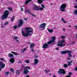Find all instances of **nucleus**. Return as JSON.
Here are the masks:
<instances>
[{
  "label": "nucleus",
  "mask_w": 77,
  "mask_h": 77,
  "mask_svg": "<svg viewBox=\"0 0 77 77\" xmlns=\"http://www.w3.org/2000/svg\"><path fill=\"white\" fill-rule=\"evenodd\" d=\"M25 29L26 30V33H25L23 31H22V35L24 37L30 36L33 33V31L32 29L28 27H25Z\"/></svg>",
  "instance_id": "nucleus-1"
},
{
  "label": "nucleus",
  "mask_w": 77,
  "mask_h": 77,
  "mask_svg": "<svg viewBox=\"0 0 77 77\" xmlns=\"http://www.w3.org/2000/svg\"><path fill=\"white\" fill-rule=\"evenodd\" d=\"M35 6H34L33 8V10H36V11H43L44 10V8H45V6L44 5L42 4H41V6H42V8H40L41 7H39L36 5H35Z\"/></svg>",
  "instance_id": "nucleus-2"
},
{
  "label": "nucleus",
  "mask_w": 77,
  "mask_h": 77,
  "mask_svg": "<svg viewBox=\"0 0 77 77\" xmlns=\"http://www.w3.org/2000/svg\"><path fill=\"white\" fill-rule=\"evenodd\" d=\"M9 11L8 10H5L1 17V20L6 19L9 15Z\"/></svg>",
  "instance_id": "nucleus-3"
},
{
  "label": "nucleus",
  "mask_w": 77,
  "mask_h": 77,
  "mask_svg": "<svg viewBox=\"0 0 77 77\" xmlns=\"http://www.w3.org/2000/svg\"><path fill=\"white\" fill-rule=\"evenodd\" d=\"M66 7V5L65 4H63L61 5L60 7V9L61 11H63V12H65V9Z\"/></svg>",
  "instance_id": "nucleus-4"
},
{
  "label": "nucleus",
  "mask_w": 77,
  "mask_h": 77,
  "mask_svg": "<svg viewBox=\"0 0 77 77\" xmlns=\"http://www.w3.org/2000/svg\"><path fill=\"white\" fill-rule=\"evenodd\" d=\"M57 73L60 74H66V72H65V69H59Z\"/></svg>",
  "instance_id": "nucleus-5"
},
{
  "label": "nucleus",
  "mask_w": 77,
  "mask_h": 77,
  "mask_svg": "<svg viewBox=\"0 0 77 77\" xmlns=\"http://www.w3.org/2000/svg\"><path fill=\"white\" fill-rule=\"evenodd\" d=\"M46 26V23H43L42 24L40 25L39 26V28L40 29H45V26Z\"/></svg>",
  "instance_id": "nucleus-6"
},
{
  "label": "nucleus",
  "mask_w": 77,
  "mask_h": 77,
  "mask_svg": "<svg viewBox=\"0 0 77 77\" xmlns=\"http://www.w3.org/2000/svg\"><path fill=\"white\" fill-rule=\"evenodd\" d=\"M19 23L18 24V27H20L23 24V23H24V21L23 20L20 19L19 20Z\"/></svg>",
  "instance_id": "nucleus-7"
},
{
  "label": "nucleus",
  "mask_w": 77,
  "mask_h": 77,
  "mask_svg": "<svg viewBox=\"0 0 77 77\" xmlns=\"http://www.w3.org/2000/svg\"><path fill=\"white\" fill-rule=\"evenodd\" d=\"M48 47V45L47 43H45L43 44L42 46V48L45 49V48H47Z\"/></svg>",
  "instance_id": "nucleus-8"
},
{
  "label": "nucleus",
  "mask_w": 77,
  "mask_h": 77,
  "mask_svg": "<svg viewBox=\"0 0 77 77\" xmlns=\"http://www.w3.org/2000/svg\"><path fill=\"white\" fill-rule=\"evenodd\" d=\"M23 73L24 74H27L28 73H29V71L28 70V69L26 68H25L23 69Z\"/></svg>",
  "instance_id": "nucleus-9"
},
{
  "label": "nucleus",
  "mask_w": 77,
  "mask_h": 77,
  "mask_svg": "<svg viewBox=\"0 0 77 77\" xmlns=\"http://www.w3.org/2000/svg\"><path fill=\"white\" fill-rule=\"evenodd\" d=\"M10 63H14L15 62V59L14 57L11 58L10 59Z\"/></svg>",
  "instance_id": "nucleus-10"
},
{
  "label": "nucleus",
  "mask_w": 77,
  "mask_h": 77,
  "mask_svg": "<svg viewBox=\"0 0 77 77\" xmlns=\"http://www.w3.org/2000/svg\"><path fill=\"white\" fill-rule=\"evenodd\" d=\"M68 52H67V53L68 54V56L69 57H72V54H71V53L72 51H68Z\"/></svg>",
  "instance_id": "nucleus-11"
},
{
  "label": "nucleus",
  "mask_w": 77,
  "mask_h": 77,
  "mask_svg": "<svg viewBox=\"0 0 77 77\" xmlns=\"http://www.w3.org/2000/svg\"><path fill=\"white\" fill-rule=\"evenodd\" d=\"M57 46H58V47H63L64 46H65V45H65V44H60V43H58V44H57Z\"/></svg>",
  "instance_id": "nucleus-12"
},
{
  "label": "nucleus",
  "mask_w": 77,
  "mask_h": 77,
  "mask_svg": "<svg viewBox=\"0 0 77 77\" xmlns=\"http://www.w3.org/2000/svg\"><path fill=\"white\" fill-rule=\"evenodd\" d=\"M65 42V41L64 40H62L61 41H59L58 42V43H59V44H63Z\"/></svg>",
  "instance_id": "nucleus-13"
},
{
  "label": "nucleus",
  "mask_w": 77,
  "mask_h": 77,
  "mask_svg": "<svg viewBox=\"0 0 77 77\" xmlns=\"http://www.w3.org/2000/svg\"><path fill=\"white\" fill-rule=\"evenodd\" d=\"M68 51H62L61 52V53L62 54H66V53H68Z\"/></svg>",
  "instance_id": "nucleus-14"
},
{
  "label": "nucleus",
  "mask_w": 77,
  "mask_h": 77,
  "mask_svg": "<svg viewBox=\"0 0 77 77\" xmlns=\"http://www.w3.org/2000/svg\"><path fill=\"white\" fill-rule=\"evenodd\" d=\"M34 62L33 63V65H36V64H37V63H38V62H39V61L37 60V59H34Z\"/></svg>",
  "instance_id": "nucleus-15"
},
{
  "label": "nucleus",
  "mask_w": 77,
  "mask_h": 77,
  "mask_svg": "<svg viewBox=\"0 0 77 77\" xmlns=\"http://www.w3.org/2000/svg\"><path fill=\"white\" fill-rule=\"evenodd\" d=\"M52 43H54L53 40H51L50 41H48L47 42V44L48 45L51 44H52Z\"/></svg>",
  "instance_id": "nucleus-16"
},
{
  "label": "nucleus",
  "mask_w": 77,
  "mask_h": 77,
  "mask_svg": "<svg viewBox=\"0 0 77 77\" xmlns=\"http://www.w3.org/2000/svg\"><path fill=\"white\" fill-rule=\"evenodd\" d=\"M35 44L34 43H33L30 45V48H33L34 47H35Z\"/></svg>",
  "instance_id": "nucleus-17"
},
{
  "label": "nucleus",
  "mask_w": 77,
  "mask_h": 77,
  "mask_svg": "<svg viewBox=\"0 0 77 77\" xmlns=\"http://www.w3.org/2000/svg\"><path fill=\"white\" fill-rule=\"evenodd\" d=\"M32 2V0H28L27 1H25V5H27V4H28L29 2Z\"/></svg>",
  "instance_id": "nucleus-18"
},
{
  "label": "nucleus",
  "mask_w": 77,
  "mask_h": 77,
  "mask_svg": "<svg viewBox=\"0 0 77 77\" xmlns=\"http://www.w3.org/2000/svg\"><path fill=\"white\" fill-rule=\"evenodd\" d=\"M47 30H48L49 33H53V29H47Z\"/></svg>",
  "instance_id": "nucleus-19"
},
{
  "label": "nucleus",
  "mask_w": 77,
  "mask_h": 77,
  "mask_svg": "<svg viewBox=\"0 0 77 77\" xmlns=\"http://www.w3.org/2000/svg\"><path fill=\"white\" fill-rule=\"evenodd\" d=\"M56 39V37L54 36H53L52 37V40H51L52 41H53V42H54H54H55V40Z\"/></svg>",
  "instance_id": "nucleus-20"
},
{
  "label": "nucleus",
  "mask_w": 77,
  "mask_h": 77,
  "mask_svg": "<svg viewBox=\"0 0 77 77\" xmlns=\"http://www.w3.org/2000/svg\"><path fill=\"white\" fill-rule=\"evenodd\" d=\"M5 64H2L1 66V68H4L5 67Z\"/></svg>",
  "instance_id": "nucleus-21"
},
{
  "label": "nucleus",
  "mask_w": 77,
  "mask_h": 77,
  "mask_svg": "<svg viewBox=\"0 0 77 77\" xmlns=\"http://www.w3.org/2000/svg\"><path fill=\"white\" fill-rule=\"evenodd\" d=\"M61 21H63V22L64 23H66L67 22L65 20H64V19H63V18H62L61 19Z\"/></svg>",
  "instance_id": "nucleus-22"
},
{
  "label": "nucleus",
  "mask_w": 77,
  "mask_h": 77,
  "mask_svg": "<svg viewBox=\"0 0 77 77\" xmlns=\"http://www.w3.org/2000/svg\"><path fill=\"white\" fill-rule=\"evenodd\" d=\"M27 13H28L29 14H30V13H31V12H30V11L29 10H27L25 11Z\"/></svg>",
  "instance_id": "nucleus-23"
},
{
  "label": "nucleus",
  "mask_w": 77,
  "mask_h": 77,
  "mask_svg": "<svg viewBox=\"0 0 77 77\" xmlns=\"http://www.w3.org/2000/svg\"><path fill=\"white\" fill-rule=\"evenodd\" d=\"M8 57H14V55L11 54H8Z\"/></svg>",
  "instance_id": "nucleus-24"
},
{
  "label": "nucleus",
  "mask_w": 77,
  "mask_h": 77,
  "mask_svg": "<svg viewBox=\"0 0 77 77\" xmlns=\"http://www.w3.org/2000/svg\"><path fill=\"white\" fill-rule=\"evenodd\" d=\"M50 72V70H47L45 71V73H48V72Z\"/></svg>",
  "instance_id": "nucleus-25"
},
{
  "label": "nucleus",
  "mask_w": 77,
  "mask_h": 77,
  "mask_svg": "<svg viewBox=\"0 0 77 77\" xmlns=\"http://www.w3.org/2000/svg\"><path fill=\"white\" fill-rule=\"evenodd\" d=\"M73 14L75 15H77V10H74V12H73Z\"/></svg>",
  "instance_id": "nucleus-26"
},
{
  "label": "nucleus",
  "mask_w": 77,
  "mask_h": 77,
  "mask_svg": "<svg viewBox=\"0 0 77 77\" xmlns=\"http://www.w3.org/2000/svg\"><path fill=\"white\" fill-rule=\"evenodd\" d=\"M11 53H12V54H14V55H18V54L14 52L11 51Z\"/></svg>",
  "instance_id": "nucleus-27"
},
{
  "label": "nucleus",
  "mask_w": 77,
  "mask_h": 77,
  "mask_svg": "<svg viewBox=\"0 0 77 77\" xmlns=\"http://www.w3.org/2000/svg\"><path fill=\"white\" fill-rule=\"evenodd\" d=\"M10 71H11L13 73H14L15 72H14V70L12 68L11 69Z\"/></svg>",
  "instance_id": "nucleus-28"
},
{
  "label": "nucleus",
  "mask_w": 77,
  "mask_h": 77,
  "mask_svg": "<svg viewBox=\"0 0 77 77\" xmlns=\"http://www.w3.org/2000/svg\"><path fill=\"white\" fill-rule=\"evenodd\" d=\"M8 9L9 10V11H10L11 12H12L13 10H12V8L10 7L8 8Z\"/></svg>",
  "instance_id": "nucleus-29"
},
{
  "label": "nucleus",
  "mask_w": 77,
  "mask_h": 77,
  "mask_svg": "<svg viewBox=\"0 0 77 77\" xmlns=\"http://www.w3.org/2000/svg\"><path fill=\"white\" fill-rule=\"evenodd\" d=\"M30 14L32 15V17H36L35 15L33 14L32 13H30Z\"/></svg>",
  "instance_id": "nucleus-30"
},
{
  "label": "nucleus",
  "mask_w": 77,
  "mask_h": 77,
  "mask_svg": "<svg viewBox=\"0 0 77 77\" xmlns=\"http://www.w3.org/2000/svg\"><path fill=\"white\" fill-rule=\"evenodd\" d=\"M16 73L17 74H20V71H19V70H17L16 72Z\"/></svg>",
  "instance_id": "nucleus-31"
},
{
  "label": "nucleus",
  "mask_w": 77,
  "mask_h": 77,
  "mask_svg": "<svg viewBox=\"0 0 77 77\" xmlns=\"http://www.w3.org/2000/svg\"><path fill=\"white\" fill-rule=\"evenodd\" d=\"M63 66L64 67V68H67L68 67V65L66 64H65L63 65Z\"/></svg>",
  "instance_id": "nucleus-32"
},
{
  "label": "nucleus",
  "mask_w": 77,
  "mask_h": 77,
  "mask_svg": "<svg viewBox=\"0 0 77 77\" xmlns=\"http://www.w3.org/2000/svg\"><path fill=\"white\" fill-rule=\"evenodd\" d=\"M15 19V18H14V17H13L11 18V22H13L14 21V20Z\"/></svg>",
  "instance_id": "nucleus-33"
},
{
  "label": "nucleus",
  "mask_w": 77,
  "mask_h": 77,
  "mask_svg": "<svg viewBox=\"0 0 77 77\" xmlns=\"http://www.w3.org/2000/svg\"><path fill=\"white\" fill-rule=\"evenodd\" d=\"M25 63H29V60H26L25 61Z\"/></svg>",
  "instance_id": "nucleus-34"
},
{
  "label": "nucleus",
  "mask_w": 77,
  "mask_h": 77,
  "mask_svg": "<svg viewBox=\"0 0 77 77\" xmlns=\"http://www.w3.org/2000/svg\"><path fill=\"white\" fill-rule=\"evenodd\" d=\"M26 68H28V69H29V70H30V67L29 66H26Z\"/></svg>",
  "instance_id": "nucleus-35"
},
{
  "label": "nucleus",
  "mask_w": 77,
  "mask_h": 77,
  "mask_svg": "<svg viewBox=\"0 0 77 77\" xmlns=\"http://www.w3.org/2000/svg\"><path fill=\"white\" fill-rule=\"evenodd\" d=\"M13 28L14 29H16L17 28V25H15L14 26Z\"/></svg>",
  "instance_id": "nucleus-36"
},
{
  "label": "nucleus",
  "mask_w": 77,
  "mask_h": 77,
  "mask_svg": "<svg viewBox=\"0 0 77 77\" xmlns=\"http://www.w3.org/2000/svg\"><path fill=\"white\" fill-rule=\"evenodd\" d=\"M75 43V42L73 41L71 43V44H72V45H73V44H74Z\"/></svg>",
  "instance_id": "nucleus-37"
},
{
  "label": "nucleus",
  "mask_w": 77,
  "mask_h": 77,
  "mask_svg": "<svg viewBox=\"0 0 77 77\" xmlns=\"http://www.w3.org/2000/svg\"><path fill=\"white\" fill-rule=\"evenodd\" d=\"M68 65H69V66H71V65L70 62H68Z\"/></svg>",
  "instance_id": "nucleus-38"
},
{
  "label": "nucleus",
  "mask_w": 77,
  "mask_h": 77,
  "mask_svg": "<svg viewBox=\"0 0 77 77\" xmlns=\"http://www.w3.org/2000/svg\"><path fill=\"white\" fill-rule=\"evenodd\" d=\"M67 59L68 60H71V58H69V57H68L67 58Z\"/></svg>",
  "instance_id": "nucleus-39"
},
{
  "label": "nucleus",
  "mask_w": 77,
  "mask_h": 77,
  "mask_svg": "<svg viewBox=\"0 0 77 77\" xmlns=\"http://www.w3.org/2000/svg\"><path fill=\"white\" fill-rule=\"evenodd\" d=\"M1 61H3V60H4V61H6V60H4V59L3 58H1Z\"/></svg>",
  "instance_id": "nucleus-40"
},
{
  "label": "nucleus",
  "mask_w": 77,
  "mask_h": 77,
  "mask_svg": "<svg viewBox=\"0 0 77 77\" xmlns=\"http://www.w3.org/2000/svg\"><path fill=\"white\" fill-rule=\"evenodd\" d=\"M5 75H8L9 74V72H5Z\"/></svg>",
  "instance_id": "nucleus-41"
},
{
  "label": "nucleus",
  "mask_w": 77,
  "mask_h": 77,
  "mask_svg": "<svg viewBox=\"0 0 77 77\" xmlns=\"http://www.w3.org/2000/svg\"><path fill=\"white\" fill-rule=\"evenodd\" d=\"M18 37H16V36L14 37V38L15 39H18Z\"/></svg>",
  "instance_id": "nucleus-42"
},
{
  "label": "nucleus",
  "mask_w": 77,
  "mask_h": 77,
  "mask_svg": "<svg viewBox=\"0 0 77 77\" xmlns=\"http://www.w3.org/2000/svg\"><path fill=\"white\" fill-rule=\"evenodd\" d=\"M61 38H62L63 39L65 38V36H61Z\"/></svg>",
  "instance_id": "nucleus-43"
},
{
  "label": "nucleus",
  "mask_w": 77,
  "mask_h": 77,
  "mask_svg": "<svg viewBox=\"0 0 77 77\" xmlns=\"http://www.w3.org/2000/svg\"><path fill=\"white\" fill-rule=\"evenodd\" d=\"M71 77V75H67L66 76H65V77Z\"/></svg>",
  "instance_id": "nucleus-44"
},
{
  "label": "nucleus",
  "mask_w": 77,
  "mask_h": 77,
  "mask_svg": "<svg viewBox=\"0 0 77 77\" xmlns=\"http://www.w3.org/2000/svg\"><path fill=\"white\" fill-rule=\"evenodd\" d=\"M26 50V48H24L23 49V50L22 51V52H24V51H25Z\"/></svg>",
  "instance_id": "nucleus-45"
},
{
  "label": "nucleus",
  "mask_w": 77,
  "mask_h": 77,
  "mask_svg": "<svg viewBox=\"0 0 77 77\" xmlns=\"http://www.w3.org/2000/svg\"><path fill=\"white\" fill-rule=\"evenodd\" d=\"M2 63H3L2 62L0 61V66H2Z\"/></svg>",
  "instance_id": "nucleus-46"
},
{
  "label": "nucleus",
  "mask_w": 77,
  "mask_h": 77,
  "mask_svg": "<svg viewBox=\"0 0 77 77\" xmlns=\"http://www.w3.org/2000/svg\"><path fill=\"white\" fill-rule=\"evenodd\" d=\"M71 74H72V73H71V72H69L68 73L69 75H71Z\"/></svg>",
  "instance_id": "nucleus-47"
},
{
  "label": "nucleus",
  "mask_w": 77,
  "mask_h": 77,
  "mask_svg": "<svg viewBox=\"0 0 77 77\" xmlns=\"http://www.w3.org/2000/svg\"><path fill=\"white\" fill-rule=\"evenodd\" d=\"M8 24V22L5 23V25L6 26V25Z\"/></svg>",
  "instance_id": "nucleus-48"
},
{
  "label": "nucleus",
  "mask_w": 77,
  "mask_h": 77,
  "mask_svg": "<svg viewBox=\"0 0 77 77\" xmlns=\"http://www.w3.org/2000/svg\"><path fill=\"white\" fill-rule=\"evenodd\" d=\"M31 51H34V49H33V48H31Z\"/></svg>",
  "instance_id": "nucleus-49"
},
{
  "label": "nucleus",
  "mask_w": 77,
  "mask_h": 77,
  "mask_svg": "<svg viewBox=\"0 0 77 77\" xmlns=\"http://www.w3.org/2000/svg\"><path fill=\"white\" fill-rule=\"evenodd\" d=\"M75 71H77V66L75 68Z\"/></svg>",
  "instance_id": "nucleus-50"
},
{
  "label": "nucleus",
  "mask_w": 77,
  "mask_h": 77,
  "mask_svg": "<svg viewBox=\"0 0 77 77\" xmlns=\"http://www.w3.org/2000/svg\"><path fill=\"white\" fill-rule=\"evenodd\" d=\"M55 50H59V48H55Z\"/></svg>",
  "instance_id": "nucleus-51"
},
{
  "label": "nucleus",
  "mask_w": 77,
  "mask_h": 77,
  "mask_svg": "<svg viewBox=\"0 0 77 77\" xmlns=\"http://www.w3.org/2000/svg\"><path fill=\"white\" fill-rule=\"evenodd\" d=\"M20 10L22 11H23V8H21Z\"/></svg>",
  "instance_id": "nucleus-52"
},
{
  "label": "nucleus",
  "mask_w": 77,
  "mask_h": 77,
  "mask_svg": "<svg viewBox=\"0 0 77 77\" xmlns=\"http://www.w3.org/2000/svg\"><path fill=\"white\" fill-rule=\"evenodd\" d=\"M75 8H77V5H76L75 6Z\"/></svg>",
  "instance_id": "nucleus-53"
},
{
  "label": "nucleus",
  "mask_w": 77,
  "mask_h": 77,
  "mask_svg": "<svg viewBox=\"0 0 77 77\" xmlns=\"http://www.w3.org/2000/svg\"><path fill=\"white\" fill-rule=\"evenodd\" d=\"M18 63H22V62L21 61H18Z\"/></svg>",
  "instance_id": "nucleus-54"
},
{
  "label": "nucleus",
  "mask_w": 77,
  "mask_h": 77,
  "mask_svg": "<svg viewBox=\"0 0 77 77\" xmlns=\"http://www.w3.org/2000/svg\"><path fill=\"white\" fill-rule=\"evenodd\" d=\"M22 68H24V65H23L22 66Z\"/></svg>",
  "instance_id": "nucleus-55"
},
{
  "label": "nucleus",
  "mask_w": 77,
  "mask_h": 77,
  "mask_svg": "<svg viewBox=\"0 0 77 77\" xmlns=\"http://www.w3.org/2000/svg\"><path fill=\"white\" fill-rule=\"evenodd\" d=\"M52 5H53V3H51L50 4V5H51V6H52Z\"/></svg>",
  "instance_id": "nucleus-56"
},
{
  "label": "nucleus",
  "mask_w": 77,
  "mask_h": 77,
  "mask_svg": "<svg viewBox=\"0 0 77 77\" xmlns=\"http://www.w3.org/2000/svg\"><path fill=\"white\" fill-rule=\"evenodd\" d=\"M75 28L76 29H77V26H76L75 27Z\"/></svg>",
  "instance_id": "nucleus-57"
},
{
  "label": "nucleus",
  "mask_w": 77,
  "mask_h": 77,
  "mask_svg": "<svg viewBox=\"0 0 77 77\" xmlns=\"http://www.w3.org/2000/svg\"><path fill=\"white\" fill-rule=\"evenodd\" d=\"M53 77H56V75H54L53 76Z\"/></svg>",
  "instance_id": "nucleus-58"
},
{
  "label": "nucleus",
  "mask_w": 77,
  "mask_h": 77,
  "mask_svg": "<svg viewBox=\"0 0 77 77\" xmlns=\"http://www.w3.org/2000/svg\"><path fill=\"white\" fill-rule=\"evenodd\" d=\"M25 77H29V75H26Z\"/></svg>",
  "instance_id": "nucleus-59"
},
{
  "label": "nucleus",
  "mask_w": 77,
  "mask_h": 77,
  "mask_svg": "<svg viewBox=\"0 0 77 77\" xmlns=\"http://www.w3.org/2000/svg\"><path fill=\"white\" fill-rule=\"evenodd\" d=\"M65 28H63V31H65Z\"/></svg>",
  "instance_id": "nucleus-60"
},
{
  "label": "nucleus",
  "mask_w": 77,
  "mask_h": 77,
  "mask_svg": "<svg viewBox=\"0 0 77 77\" xmlns=\"http://www.w3.org/2000/svg\"><path fill=\"white\" fill-rule=\"evenodd\" d=\"M76 39H77V34H76Z\"/></svg>",
  "instance_id": "nucleus-61"
},
{
  "label": "nucleus",
  "mask_w": 77,
  "mask_h": 77,
  "mask_svg": "<svg viewBox=\"0 0 77 77\" xmlns=\"http://www.w3.org/2000/svg\"><path fill=\"white\" fill-rule=\"evenodd\" d=\"M16 41H17V42H19L18 40H16Z\"/></svg>",
  "instance_id": "nucleus-62"
},
{
  "label": "nucleus",
  "mask_w": 77,
  "mask_h": 77,
  "mask_svg": "<svg viewBox=\"0 0 77 77\" xmlns=\"http://www.w3.org/2000/svg\"><path fill=\"white\" fill-rule=\"evenodd\" d=\"M75 55H73V57H75Z\"/></svg>",
  "instance_id": "nucleus-63"
},
{
  "label": "nucleus",
  "mask_w": 77,
  "mask_h": 77,
  "mask_svg": "<svg viewBox=\"0 0 77 77\" xmlns=\"http://www.w3.org/2000/svg\"><path fill=\"white\" fill-rule=\"evenodd\" d=\"M24 20H27V19L26 18H25Z\"/></svg>",
  "instance_id": "nucleus-64"
}]
</instances>
